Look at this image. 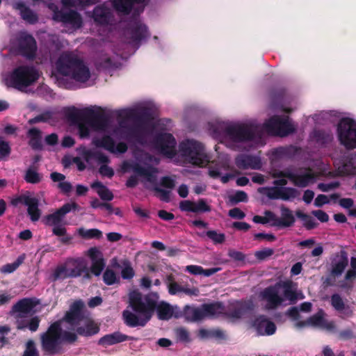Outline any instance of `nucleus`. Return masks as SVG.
Segmentation results:
<instances>
[{"label": "nucleus", "instance_id": "13d9d810", "mask_svg": "<svg viewBox=\"0 0 356 356\" xmlns=\"http://www.w3.org/2000/svg\"><path fill=\"white\" fill-rule=\"evenodd\" d=\"M206 236L215 244H222L225 241V235L223 233H218L216 230L206 232Z\"/></svg>", "mask_w": 356, "mask_h": 356}, {"label": "nucleus", "instance_id": "4d7b16f0", "mask_svg": "<svg viewBox=\"0 0 356 356\" xmlns=\"http://www.w3.org/2000/svg\"><path fill=\"white\" fill-rule=\"evenodd\" d=\"M11 153V147L8 142L0 136V161L8 158Z\"/></svg>", "mask_w": 356, "mask_h": 356}, {"label": "nucleus", "instance_id": "a878e982", "mask_svg": "<svg viewBox=\"0 0 356 356\" xmlns=\"http://www.w3.org/2000/svg\"><path fill=\"white\" fill-rule=\"evenodd\" d=\"M306 172L303 174H295L291 172L290 181L294 186L300 188H305L315 181L316 175L310 168H305Z\"/></svg>", "mask_w": 356, "mask_h": 356}, {"label": "nucleus", "instance_id": "3c124183", "mask_svg": "<svg viewBox=\"0 0 356 356\" xmlns=\"http://www.w3.org/2000/svg\"><path fill=\"white\" fill-rule=\"evenodd\" d=\"M106 263L104 258H100V259L92 262L90 271L94 275L99 276L104 269Z\"/></svg>", "mask_w": 356, "mask_h": 356}, {"label": "nucleus", "instance_id": "4c0bfd02", "mask_svg": "<svg viewBox=\"0 0 356 356\" xmlns=\"http://www.w3.org/2000/svg\"><path fill=\"white\" fill-rule=\"evenodd\" d=\"M296 216L303 221V226L307 230L313 229L316 228L318 225V222H316L312 216L307 213H305L303 211L300 210H298L296 211Z\"/></svg>", "mask_w": 356, "mask_h": 356}, {"label": "nucleus", "instance_id": "39448f33", "mask_svg": "<svg viewBox=\"0 0 356 356\" xmlns=\"http://www.w3.org/2000/svg\"><path fill=\"white\" fill-rule=\"evenodd\" d=\"M128 117L133 118L138 123L131 126H124L122 122L120 123V126L123 129L124 138L128 141L143 144L145 141L146 129L143 123L152 118L150 109L143 108L138 111H131Z\"/></svg>", "mask_w": 356, "mask_h": 356}, {"label": "nucleus", "instance_id": "c85d7f7f", "mask_svg": "<svg viewBox=\"0 0 356 356\" xmlns=\"http://www.w3.org/2000/svg\"><path fill=\"white\" fill-rule=\"evenodd\" d=\"M147 0H112L115 10L124 15H129L135 3H143Z\"/></svg>", "mask_w": 356, "mask_h": 356}, {"label": "nucleus", "instance_id": "7c9ffc66", "mask_svg": "<svg viewBox=\"0 0 356 356\" xmlns=\"http://www.w3.org/2000/svg\"><path fill=\"white\" fill-rule=\"evenodd\" d=\"M184 316L188 321L197 322L204 319L202 305L200 307L186 305Z\"/></svg>", "mask_w": 356, "mask_h": 356}, {"label": "nucleus", "instance_id": "79ce46f5", "mask_svg": "<svg viewBox=\"0 0 356 356\" xmlns=\"http://www.w3.org/2000/svg\"><path fill=\"white\" fill-rule=\"evenodd\" d=\"M33 197H34L31 195L30 192L26 191L24 193H22L19 195L13 197L10 201V204L13 207H17L19 204L26 206L32 200Z\"/></svg>", "mask_w": 356, "mask_h": 356}, {"label": "nucleus", "instance_id": "2eb2a0df", "mask_svg": "<svg viewBox=\"0 0 356 356\" xmlns=\"http://www.w3.org/2000/svg\"><path fill=\"white\" fill-rule=\"evenodd\" d=\"M154 145L161 154L169 158H173L177 154V141L171 134H157L154 138Z\"/></svg>", "mask_w": 356, "mask_h": 356}, {"label": "nucleus", "instance_id": "cd10ccee", "mask_svg": "<svg viewBox=\"0 0 356 356\" xmlns=\"http://www.w3.org/2000/svg\"><path fill=\"white\" fill-rule=\"evenodd\" d=\"M14 8L19 10L21 17L29 24H34L38 21L37 14L26 6L23 1H17L14 4Z\"/></svg>", "mask_w": 356, "mask_h": 356}, {"label": "nucleus", "instance_id": "9b49d317", "mask_svg": "<svg viewBox=\"0 0 356 356\" xmlns=\"http://www.w3.org/2000/svg\"><path fill=\"white\" fill-rule=\"evenodd\" d=\"M73 332L63 333L64 344L74 345L78 341L79 336L91 337L100 331V325L92 319H87L83 325H77Z\"/></svg>", "mask_w": 356, "mask_h": 356}, {"label": "nucleus", "instance_id": "412c9836", "mask_svg": "<svg viewBox=\"0 0 356 356\" xmlns=\"http://www.w3.org/2000/svg\"><path fill=\"white\" fill-rule=\"evenodd\" d=\"M251 305L246 302H237L229 305L227 310L223 311V316L231 321L241 318L248 311L251 310Z\"/></svg>", "mask_w": 356, "mask_h": 356}, {"label": "nucleus", "instance_id": "f3484780", "mask_svg": "<svg viewBox=\"0 0 356 356\" xmlns=\"http://www.w3.org/2000/svg\"><path fill=\"white\" fill-rule=\"evenodd\" d=\"M78 208L79 205L76 202L65 203L54 213L45 216L42 222L47 226L55 227L62 222L66 214L72 210H76Z\"/></svg>", "mask_w": 356, "mask_h": 356}, {"label": "nucleus", "instance_id": "7ed1b4c3", "mask_svg": "<svg viewBox=\"0 0 356 356\" xmlns=\"http://www.w3.org/2000/svg\"><path fill=\"white\" fill-rule=\"evenodd\" d=\"M57 72L70 76L77 82L86 83L90 78V72L83 60L70 51L62 53L55 64Z\"/></svg>", "mask_w": 356, "mask_h": 356}, {"label": "nucleus", "instance_id": "ea45409f", "mask_svg": "<svg viewBox=\"0 0 356 356\" xmlns=\"http://www.w3.org/2000/svg\"><path fill=\"white\" fill-rule=\"evenodd\" d=\"M70 278L67 273V267L64 264L58 265L52 274L51 275V280L52 282H56L58 280H64Z\"/></svg>", "mask_w": 356, "mask_h": 356}, {"label": "nucleus", "instance_id": "423d86ee", "mask_svg": "<svg viewBox=\"0 0 356 356\" xmlns=\"http://www.w3.org/2000/svg\"><path fill=\"white\" fill-rule=\"evenodd\" d=\"M179 151L184 160L193 165L204 167L210 162L203 144L195 140L187 139L181 142Z\"/></svg>", "mask_w": 356, "mask_h": 356}, {"label": "nucleus", "instance_id": "6e6552de", "mask_svg": "<svg viewBox=\"0 0 356 356\" xmlns=\"http://www.w3.org/2000/svg\"><path fill=\"white\" fill-rule=\"evenodd\" d=\"M38 78V72L34 67L20 65L15 68L9 78L6 79V86L23 90L35 82Z\"/></svg>", "mask_w": 356, "mask_h": 356}, {"label": "nucleus", "instance_id": "338daca9", "mask_svg": "<svg viewBox=\"0 0 356 356\" xmlns=\"http://www.w3.org/2000/svg\"><path fill=\"white\" fill-rule=\"evenodd\" d=\"M338 338L341 340H349L356 339V332L350 328H347L340 331L338 334Z\"/></svg>", "mask_w": 356, "mask_h": 356}, {"label": "nucleus", "instance_id": "ddd939ff", "mask_svg": "<svg viewBox=\"0 0 356 356\" xmlns=\"http://www.w3.org/2000/svg\"><path fill=\"white\" fill-rule=\"evenodd\" d=\"M266 131L271 135L286 136L295 131L288 116L273 115L264 124Z\"/></svg>", "mask_w": 356, "mask_h": 356}, {"label": "nucleus", "instance_id": "1a4fd4ad", "mask_svg": "<svg viewBox=\"0 0 356 356\" xmlns=\"http://www.w3.org/2000/svg\"><path fill=\"white\" fill-rule=\"evenodd\" d=\"M340 143L347 149L356 148V122L350 118H341L337 128Z\"/></svg>", "mask_w": 356, "mask_h": 356}, {"label": "nucleus", "instance_id": "09e8293b", "mask_svg": "<svg viewBox=\"0 0 356 356\" xmlns=\"http://www.w3.org/2000/svg\"><path fill=\"white\" fill-rule=\"evenodd\" d=\"M24 179L27 183L34 184L40 182L42 177L37 171L33 170L31 168H29L26 171Z\"/></svg>", "mask_w": 356, "mask_h": 356}, {"label": "nucleus", "instance_id": "864d4df0", "mask_svg": "<svg viewBox=\"0 0 356 356\" xmlns=\"http://www.w3.org/2000/svg\"><path fill=\"white\" fill-rule=\"evenodd\" d=\"M167 280L168 282V288L170 294L175 295L179 292H181L182 286L179 285L177 282L175 281L172 275H168Z\"/></svg>", "mask_w": 356, "mask_h": 356}, {"label": "nucleus", "instance_id": "0eeeda50", "mask_svg": "<svg viewBox=\"0 0 356 356\" xmlns=\"http://www.w3.org/2000/svg\"><path fill=\"white\" fill-rule=\"evenodd\" d=\"M129 305L135 312L150 320L156 309L159 296L156 293L143 295L138 291H134L129 293Z\"/></svg>", "mask_w": 356, "mask_h": 356}, {"label": "nucleus", "instance_id": "0e129e2a", "mask_svg": "<svg viewBox=\"0 0 356 356\" xmlns=\"http://www.w3.org/2000/svg\"><path fill=\"white\" fill-rule=\"evenodd\" d=\"M266 196L270 200H282L281 187H270L267 189Z\"/></svg>", "mask_w": 356, "mask_h": 356}, {"label": "nucleus", "instance_id": "49530a36", "mask_svg": "<svg viewBox=\"0 0 356 356\" xmlns=\"http://www.w3.org/2000/svg\"><path fill=\"white\" fill-rule=\"evenodd\" d=\"M24 255H20L17 259L13 263L7 264L3 266L1 272L3 273H11L15 271L18 267L24 262Z\"/></svg>", "mask_w": 356, "mask_h": 356}, {"label": "nucleus", "instance_id": "37998d69", "mask_svg": "<svg viewBox=\"0 0 356 356\" xmlns=\"http://www.w3.org/2000/svg\"><path fill=\"white\" fill-rule=\"evenodd\" d=\"M85 159L88 161L90 158L95 159L99 163L106 165L110 162L108 157L101 152H92L90 150H87L84 153Z\"/></svg>", "mask_w": 356, "mask_h": 356}, {"label": "nucleus", "instance_id": "bf43d9fd", "mask_svg": "<svg viewBox=\"0 0 356 356\" xmlns=\"http://www.w3.org/2000/svg\"><path fill=\"white\" fill-rule=\"evenodd\" d=\"M308 319L309 325L321 327L325 319L324 312L323 310H320L318 313L310 316Z\"/></svg>", "mask_w": 356, "mask_h": 356}, {"label": "nucleus", "instance_id": "f257e3e1", "mask_svg": "<svg viewBox=\"0 0 356 356\" xmlns=\"http://www.w3.org/2000/svg\"><path fill=\"white\" fill-rule=\"evenodd\" d=\"M84 303L81 300L74 301L64 316L51 323L47 330L40 335L42 350L47 355H55L62 353L63 333L73 332L83 318Z\"/></svg>", "mask_w": 356, "mask_h": 356}, {"label": "nucleus", "instance_id": "e433bc0d", "mask_svg": "<svg viewBox=\"0 0 356 356\" xmlns=\"http://www.w3.org/2000/svg\"><path fill=\"white\" fill-rule=\"evenodd\" d=\"M92 144L97 147L104 148L111 153L113 151L115 141L111 136L105 135L100 138H94Z\"/></svg>", "mask_w": 356, "mask_h": 356}, {"label": "nucleus", "instance_id": "f704fd0d", "mask_svg": "<svg viewBox=\"0 0 356 356\" xmlns=\"http://www.w3.org/2000/svg\"><path fill=\"white\" fill-rule=\"evenodd\" d=\"M158 318L160 320H169L173 315L172 307L167 302H161L160 304L156 303V309Z\"/></svg>", "mask_w": 356, "mask_h": 356}, {"label": "nucleus", "instance_id": "6ab92c4d", "mask_svg": "<svg viewBox=\"0 0 356 356\" xmlns=\"http://www.w3.org/2000/svg\"><path fill=\"white\" fill-rule=\"evenodd\" d=\"M53 19L57 22L70 24L75 29L81 28L83 24L81 15L74 10L64 11L58 10L56 8V10L54 11Z\"/></svg>", "mask_w": 356, "mask_h": 356}, {"label": "nucleus", "instance_id": "473e14b6", "mask_svg": "<svg viewBox=\"0 0 356 356\" xmlns=\"http://www.w3.org/2000/svg\"><path fill=\"white\" fill-rule=\"evenodd\" d=\"M281 218H278V227H290L293 225L296 222L295 217L291 209L285 206L280 207Z\"/></svg>", "mask_w": 356, "mask_h": 356}, {"label": "nucleus", "instance_id": "4be33fe9", "mask_svg": "<svg viewBox=\"0 0 356 356\" xmlns=\"http://www.w3.org/2000/svg\"><path fill=\"white\" fill-rule=\"evenodd\" d=\"M91 17L95 24L108 26L113 20V15L111 10L104 5H99L93 9Z\"/></svg>", "mask_w": 356, "mask_h": 356}, {"label": "nucleus", "instance_id": "f8f14e48", "mask_svg": "<svg viewBox=\"0 0 356 356\" xmlns=\"http://www.w3.org/2000/svg\"><path fill=\"white\" fill-rule=\"evenodd\" d=\"M225 133L232 141L236 143L252 141L259 137L255 129L246 124L228 125L225 129Z\"/></svg>", "mask_w": 356, "mask_h": 356}, {"label": "nucleus", "instance_id": "58836bf2", "mask_svg": "<svg viewBox=\"0 0 356 356\" xmlns=\"http://www.w3.org/2000/svg\"><path fill=\"white\" fill-rule=\"evenodd\" d=\"M78 234L84 239H100L103 235L102 232L96 228L85 229L81 227L78 229Z\"/></svg>", "mask_w": 356, "mask_h": 356}, {"label": "nucleus", "instance_id": "052dcab7", "mask_svg": "<svg viewBox=\"0 0 356 356\" xmlns=\"http://www.w3.org/2000/svg\"><path fill=\"white\" fill-rule=\"evenodd\" d=\"M282 191V200H289L295 198L299 194L298 191L291 187H281Z\"/></svg>", "mask_w": 356, "mask_h": 356}, {"label": "nucleus", "instance_id": "69168bd1", "mask_svg": "<svg viewBox=\"0 0 356 356\" xmlns=\"http://www.w3.org/2000/svg\"><path fill=\"white\" fill-rule=\"evenodd\" d=\"M340 186L339 181H332L330 183H319L317 186L318 188L323 192H328L331 190L336 189Z\"/></svg>", "mask_w": 356, "mask_h": 356}, {"label": "nucleus", "instance_id": "aec40b11", "mask_svg": "<svg viewBox=\"0 0 356 356\" xmlns=\"http://www.w3.org/2000/svg\"><path fill=\"white\" fill-rule=\"evenodd\" d=\"M252 327L259 336H270L277 330L276 325L265 315H259L252 322Z\"/></svg>", "mask_w": 356, "mask_h": 356}, {"label": "nucleus", "instance_id": "5701e85b", "mask_svg": "<svg viewBox=\"0 0 356 356\" xmlns=\"http://www.w3.org/2000/svg\"><path fill=\"white\" fill-rule=\"evenodd\" d=\"M236 165L241 170H258L261 163L259 156L251 154H239L235 159Z\"/></svg>", "mask_w": 356, "mask_h": 356}, {"label": "nucleus", "instance_id": "c03bdc74", "mask_svg": "<svg viewBox=\"0 0 356 356\" xmlns=\"http://www.w3.org/2000/svg\"><path fill=\"white\" fill-rule=\"evenodd\" d=\"M103 281L108 286L120 282V277L117 276L113 270L107 268L103 273Z\"/></svg>", "mask_w": 356, "mask_h": 356}, {"label": "nucleus", "instance_id": "de8ad7c7", "mask_svg": "<svg viewBox=\"0 0 356 356\" xmlns=\"http://www.w3.org/2000/svg\"><path fill=\"white\" fill-rule=\"evenodd\" d=\"M348 265V259L346 257H343L339 261L333 264L331 270V274L333 276L340 275L344 270L345 268Z\"/></svg>", "mask_w": 356, "mask_h": 356}, {"label": "nucleus", "instance_id": "603ef678", "mask_svg": "<svg viewBox=\"0 0 356 356\" xmlns=\"http://www.w3.org/2000/svg\"><path fill=\"white\" fill-rule=\"evenodd\" d=\"M53 118V113L51 111H44L42 113L29 120L28 123L31 125L39 123L47 122Z\"/></svg>", "mask_w": 356, "mask_h": 356}, {"label": "nucleus", "instance_id": "dca6fc26", "mask_svg": "<svg viewBox=\"0 0 356 356\" xmlns=\"http://www.w3.org/2000/svg\"><path fill=\"white\" fill-rule=\"evenodd\" d=\"M122 168L124 170L130 168L138 176L144 177L147 181L156 186V174L158 173L156 168L151 165L144 167L138 163H129L127 162L123 163Z\"/></svg>", "mask_w": 356, "mask_h": 356}, {"label": "nucleus", "instance_id": "20e7f679", "mask_svg": "<svg viewBox=\"0 0 356 356\" xmlns=\"http://www.w3.org/2000/svg\"><path fill=\"white\" fill-rule=\"evenodd\" d=\"M261 296L267 302V307L270 309L277 308L285 300L295 304L298 299L296 288L291 280L280 281L273 286H269L261 291Z\"/></svg>", "mask_w": 356, "mask_h": 356}, {"label": "nucleus", "instance_id": "f03ea898", "mask_svg": "<svg viewBox=\"0 0 356 356\" xmlns=\"http://www.w3.org/2000/svg\"><path fill=\"white\" fill-rule=\"evenodd\" d=\"M63 115L71 124L76 125L81 122H86L95 131H104L109 125V117L101 107H97V110L92 108L80 110L75 106L65 107L63 108Z\"/></svg>", "mask_w": 356, "mask_h": 356}, {"label": "nucleus", "instance_id": "bb28decb", "mask_svg": "<svg viewBox=\"0 0 356 356\" xmlns=\"http://www.w3.org/2000/svg\"><path fill=\"white\" fill-rule=\"evenodd\" d=\"M331 305L341 314V318L350 317L353 312L350 306L346 305L341 296L338 293H334L331 296Z\"/></svg>", "mask_w": 356, "mask_h": 356}, {"label": "nucleus", "instance_id": "393cba45", "mask_svg": "<svg viewBox=\"0 0 356 356\" xmlns=\"http://www.w3.org/2000/svg\"><path fill=\"white\" fill-rule=\"evenodd\" d=\"M63 264L66 265L70 278L80 277L86 270V265L79 259L69 258Z\"/></svg>", "mask_w": 356, "mask_h": 356}, {"label": "nucleus", "instance_id": "5fc2aeb1", "mask_svg": "<svg viewBox=\"0 0 356 356\" xmlns=\"http://www.w3.org/2000/svg\"><path fill=\"white\" fill-rule=\"evenodd\" d=\"M211 207L207 203L204 199H200L197 202H194L193 207V213H206L211 211Z\"/></svg>", "mask_w": 356, "mask_h": 356}, {"label": "nucleus", "instance_id": "774afa93", "mask_svg": "<svg viewBox=\"0 0 356 356\" xmlns=\"http://www.w3.org/2000/svg\"><path fill=\"white\" fill-rule=\"evenodd\" d=\"M160 185L171 191L175 187V181L169 176H164L161 178Z\"/></svg>", "mask_w": 356, "mask_h": 356}, {"label": "nucleus", "instance_id": "b1692460", "mask_svg": "<svg viewBox=\"0 0 356 356\" xmlns=\"http://www.w3.org/2000/svg\"><path fill=\"white\" fill-rule=\"evenodd\" d=\"M132 339V337L124 334L119 331L107 334L99 339L97 344L104 348L113 346L127 340Z\"/></svg>", "mask_w": 356, "mask_h": 356}, {"label": "nucleus", "instance_id": "8fccbe9b", "mask_svg": "<svg viewBox=\"0 0 356 356\" xmlns=\"http://www.w3.org/2000/svg\"><path fill=\"white\" fill-rule=\"evenodd\" d=\"M22 356H40L39 351L36 348L35 341L33 339H29L25 343V350Z\"/></svg>", "mask_w": 356, "mask_h": 356}, {"label": "nucleus", "instance_id": "72a5a7b5", "mask_svg": "<svg viewBox=\"0 0 356 356\" xmlns=\"http://www.w3.org/2000/svg\"><path fill=\"white\" fill-rule=\"evenodd\" d=\"M17 330H25L28 328L31 332H35L38 330L40 318L38 316H35L30 318L29 321L23 320V319H17Z\"/></svg>", "mask_w": 356, "mask_h": 356}, {"label": "nucleus", "instance_id": "6e6d98bb", "mask_svg": "<svg viewBox=\"0 0 356 356\" xmlns=\"http://www.w3.org/2000/svg\"><path fill=\"white\" fill-rule=\"evenodd\" d=\"M152 191L155 192L156 196L161 201L165 202H169L170 201L171 191L161 188L158 186H154L152 188Z\"/></svg>", "mask_w": 356, "mask_h": 356}, {"label": "nucleus", "instance_id": "a211bd4d", "mask_svg": "<svg viewBox=\"0 0 356 356\" xmlns=\"http://www.w3.org/2000/svg\"><path fill=\"white\" fill-rule=\"evenodd\" d=\"M38 304L39 300L35 298H22L13 305L10 314H16L17 319H22L24 317V314H30Z\"/></svg>", "mask_w": 356, "mask_h": 356}, {"label": "nucleus", "instance_id": "2f4dec72", "mask_svg": "<svg viewBox=\"0 0 356 356\" xmlns=\"http://www.w3.org/2000/svg\"><path fill=\"white\" fill-rule=\"evenodd\" d=\"M202 305L204 318L213 317L217 315H222L225 306L221 302H213L211 303H204Z\"/></svg>", "mask_w": 356, "mask_h": 356}, {"label": "nucleus", "instance_id": "4468645a", "mask_svg": "<svg viewBox=\"0 0 356 356\" xmlns=\"http://www.w3.org/2000/svg\"><path fill=\"white\" fill-rule=\"evenodd\" d=\"M38 51L37 42L34 37L27 33H22L17 38L18 54L29 60H33Z\"/></svg>", "mask_w": 356, "mask_h": 356}, {"label": "nucleus", "instance_id": "680f3d73", "mask_svg": "<svg viewBox=\"0 0 356 356\" xmlns=\"http://www.w3.org/2000/svg\"><path fill=\"white\" fill-rule=\"evenodd\" d=\"M229 200L233 204L239 202H247L248 197L245 192L243 191H238L234 195L229 196Z\"/></svg>", "mask_w": 356, "mask_h": 356}, {"label": "nucleus", "instance_id": "e2e57ef3", "mask_svg": "<svg viewBox=\"0 0 356 356\" xmlns=\"http://www.w3.org/2000/svg\"><path fill=\"white\" fill-rule=\"evenodd\" d=\"M355 166L352 159L343 163L341 166V172L345 175H352L355 172Z\"/></svg>", "mask_w": 356, "mask_h": 356}, {"label": "nucleus", "instance_id": "c756f323", "mask_svg": "<svg viewBox=\"0 0 356 356\" xmlns=\"http://www.w3.org/2000/svg\"><path fill=\"white\" fill-rule=\"evenodd\" d=\"M122 316L124 320V323L130 327H135L138 326L144 327L149 321L147 320V318L146 317L143 316L140 318L136 314L128 310H124L122 312Z\"/></svg>", "mask_w": 356, "mask_h": 356}, {"label": "nucleus", "instance_id": "a18cd8bd", "mask_svg": "<svg viewBox=\"0 0 356 356\" xmlns=\"http://www.w3.org/2000/svg\"><path fill=\"white\" fill-rule=\"evenodd\" d=\"M122 269L121 271V276L124 280H131L134 275L135 272L131 266V262L128 259L122 260Z\"/></svg>", "mask_w": 356, "mask_h": 356}, {"label": "nucleus", "instance_id": "9d476101", "mask_svg": "<svg viewBox=\"0 0 356 356\" xmlns=\"http://www.w3.org/2000/svg\"><path fill=\"white\" fill-rule=\"evenodd\" d=\"M125 34L128 35L130 43L139 47L143 40L149 38L147 26L141 22L139 16L134 14L127 24Z\"/></svg>", "mask_w": 356, "mask_h": 356}, {"label": "nucleus", "instance_id": "a19ab883", "mask_svg": "<svg viewBox=\"0 0 356 356\" xmlns=\"http://www.w3.org/2000/svg\"><path fill=\"white\" fill-rule=\"evenodd\" d=\"M313 136L318 143L326 145L332 141V136L324 130H315Z\"/></svg>", "mask_w": 356, "mask_h": 356}, {"label": "nucleus", "instance_id": "c9c22d12", "mask_svg": "<svg viewBox=\"0 0 356 356\" xmlns=\"http://www.w3.org/2000/svg\"><path fill=\"white\" fill-rule=\"evenodd\" d=\"M27 213L32 222L38 221L41 216V211L39 209V200L34 197L26 205Z\"/></svg>", "mask_w": 356, "mask_h": 356}]
</instances>
